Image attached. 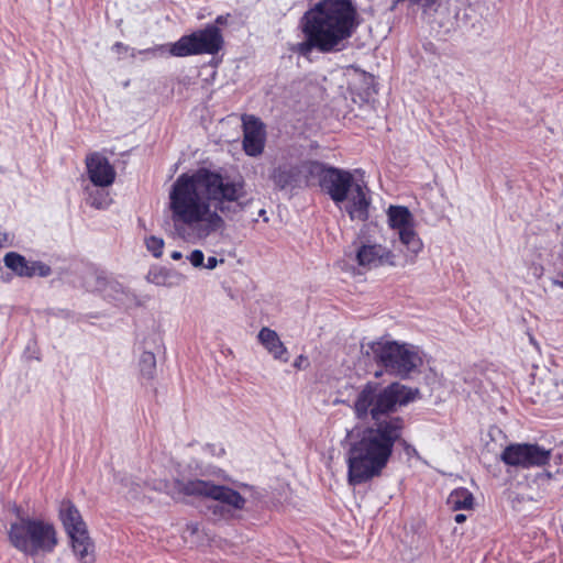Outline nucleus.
Wrapping results in <instances>:
<instances>
[{
	"instance_id": "nucleus-1",
	"label": "nucleus",
	"mask_w": 563,
	"mask_h": 563,
	"mask_svg": "<svg viewBox=\"0 0 563 563\" xmlns=\"http://www.w3.org/2000/svg\"><path fill=\"white\" fill-rule=\"evenodd\" d=\"M418 390L400 383L380 387L367 383L357 393L353 410L358 419L371 417L372 424H357L343 441L347 483L357 486L379 476L393 456L394 446L402 440L405 420L393 416L417 397Z\"/></svg>"
},
{
	"instance_id": "nucleus-2",
	"label": "nucleus",
	"mask_w": 563,
	"mask_h": 563,
	"mask_svg": "<svg viewBox=\"0 0 563 563\" xmlns=\"http://www.w3.org/2000/svg\"><path fill=\"white\" fill-rule=\"evenodd\" d=\"M252 201L243 177L200 168L192 174L179 175L173 183L168 209L180 238L205 240L224 230L223 217L231 218L242 212Z\"/></svg>"
},
{
	"instance_id": "nucleus-3",
	"label": "nucleus",
	"mask_w": 563,
	"mask_h": 563,
	"mask_svg": "<svg viewBox=\"0 0 563 563\" xmlns=\"http://www.w3.org/2000/svg\"><path fill=\"white\" fill-rule=\"evenodd\" d=\"M308 42L299 45L301 53L317 47L321 52L338 49L356 27V11L347 0H323L306 15Z\"/></svg>"
},
{
	"instance_id": "nucleus-4",
	"label": "nucleus",
	"mask_w": 563,
	"mask_h": 563,
	"mask_svg": "<svg viewBox=\"0 0 563 563\" xmlns=\"http://www.w3.org/2000/svg\"><path fill=\"white\" fill-rule=\"evenodd\" d=\"M152 489L166 492L174 498L181 496H196L217 501V505L210 507L212 514L218 519H230L233 511L242 510L245 506V498L233 488L224 485H217L211 481L190 479L187 482L175 481L170 486L165 481L153 483Z\"/></svg>"
},
{
	"instance_id": "nucleus-5",
	"label": "nucleus",
	"mask_w": 563,
	"mask_h": 563,
	"mask_svg": "<svg viewBox=\"0 0 563 563\" xmlns=\"http://www.w3.org/2000/svg\"><path fill=\"white\" fill-rule=\"evenodd\" d=\"M8 538L14 549L29 556L52 553L58 543L51 521L30 516H18L10 523Z\"/></svg>"
},
{
	"instance_id": "nucleus-6",
	"label": "nucleus",
	"mask_w": 563,
	"mask_h": 563,
	"mask_svg": "<svg viewBox=\"0 0 563 563\" xmlns=\"http://www.w3.org/2000/svg\"><path fill=\"white\" fill-rule=\"evenodd\" d=\"M336 206L346 202L345 210L351 220L366 221L368 219L369 198L366 196L364 181L355 180L353 174L329 167L322 179L321 187Z\"/></svg>"
},
{
	"instance_id": "nucleus-7",
	"label": "nucleus",
	"mask_w": 563,
	"mask_h": 563,
	"mask_svg": "<svg viewBox=\"0 0 563 563\" xmlns=\"http://www.w3.org/2000/svg\"><path fill=\"white\" fill-rule=\"evenodd\" d=\"M363 353L372 355L389 374L406 378L422 364L417 346L397 341L378 340L362 345Z\"/></svg>"
},
{
	"instance_id": "nucleus-8",
	"label": "nucleus",
	"mask_w": 563,
	"mask_h": 563,
	"mask_svg": "<svg viewBox=\"0 0 563 563\" xmlns=\"http://www.w3.org/2000/svg\"><path fill=\"white\" fill-rule=\"evenodd\" d=\"M386 216L389 229L398 236L405 249V264H413L423 250V242L416 230L415 216L407 207L394 205L388 207Z\"/></svg>"
},
{
	"instance_id": "nucleus-9",
	"label": "nucleus",
	"mask_w": 563,
	"mask_h": 563,
	"mask_svg": "<svg viewBox=\"0 0 563 563\" xmlns=\"http://www.w3.org/2000/svg\"><path fill=\"white\" fill-rule=\"evenodd\" d=\"M58 515L70 539L75 555L81 563H92L95 561V547L77 507L70 500H63L59 505Z\"/></svg>"
},
{
	"instance_id": "nucleus-10",
	"label": "nucleus",
	"mask_w": 563,
	"mask_h": 563,
	"mask_svg": "<svg viewBox=\"0 0 563 563\" xmlns=\"http://www.w3.org/2000/svg\"><path fill=\"white\" fill-rule=\"evenodd\" d=\"M222 44L223 38L220 29L209 24L202 30L181 36L170 45L169 53L178 57L216 54L221 49Z\"/></svg>"
},
{
	"instance_id": "nucleus-11",
	"label": "nucleus",
	"mask_w": 563,
	"mask_h": 563,
	"mask_svg": "<svg viewBox=\"0 0 563 563\" xmlns=\"http://www.w3.org/2000/svg\"><path fill=\"white\" fill-rule=\"evenodd\" d=\"M551 455V450L538 444L516 443L506 446L500 459L507 465L529 468L545 465Z\"/></svg>"
},
{
	"instance_id": "nucleus-12",
	"label": "nucleus",
	"mask_w": 563,
	"mask_h": 563,
	"mask_svg": "<svg viewBox=\"0 0 563 563\" xmlns=\"http://www.w3.org/2000/svg\"><path fill=\"white\" fill-rule=\"evenodd\" d=\"M360 266L372 269L379 266H397V255L390 249L378 243L362 245L356 253Z\"/></svg>"
},
{
	"instance_id": "nucleus-13",
	"label": "nucleus",
	"mask_w": 563,
	"mask_h": 563,
	"mask_svg": "<svg viewBox=\"0 0 563 563\" xmlns=\"http://www.w3.org/2000/svg\"><path fill=\"white\" fill-rule=\"evenodd\" d=\"M266 131L263 122L253 117H243V150L246 155L256 157L264 151Z\"/></svg>"
},
{
	"instance_id": "nucleus-14",
	"label": "nucleus",
	"mask_w": 563,
	"mask_h": 563,
	"mask_svg": "<svg viewBox=\"0 0 563 563\" xmlns=\"http://www.w3.org/2000/svg\"><path fill=\"white\" fill-rule=\"evenodd\" d=\"M86 168L95 187L107 188L114 183L115 170L108 158L100 153H91L86 157Z\"/></svg>"
},
{
	"instance_id": "nucleus-15",
	"label": "nucleus",
	"mask_w": 563,
	"mask_h": 563,
	"mask_svg": "<svg viewBox=\"0 0 563 563\" xmlns=\"http://www.w3.org/2000/svg\"><path fill=\"white\" fill-rule=\"evenodd\" d=\"M4 265L20 277L51 275V267L42 262H30L16 252H9L3 257Z\"/></svg>"
},
{
	"instance_id": "nucleus-16",
	"label": "nucleus",
	"mask_w": 563,
	"mask_h": 563,
	"mask_svg": "<svg viewBox=\"0 0 563 563\" xmlns=\"http://www.w3.org/2000/svg\"><path fill=\"white\" fill-rule=\"evenodd\" d=\"M269 178L280 190L287 188H296L302 185L298 165H279L272 170Z\"/></svg>"
},
{
	"instance_id": "nucleus-17",
	"label": "nucleus",
	"mask_w": 563,
	"mask_h": 563,
	"mask_svg": "<svg viewBox=\"0 0 563 563\" xmlns=\"http://www.w3.org/2000/svg\"><path fill=\"white\" fill-rule=\"evenodd\" d=\"M257 340L275 360L288 361L287 347L280 341L275 330L267 327L262 328L257 334Z\"/></svg>"
},
{
	"instance_id": "nucleus-18",
	"label": "nucleus",
	"mask_w": 563,
	"mask_h": 563,
	"mask_svg": "<svg viewBox=\"0 0 563 563\" xmlns=\"http://www.w3.org/2000/svg\"><path fill=\"white\" fill-rule=\"evenodd\" d=\"M117 492L128 500H137L143 495L144 487L132 475H119L117 477Z\"/></svg>"
},
{
	"instance_id": "nucleus-19",
	"label": "nucleus",
	"mask_w": 563,
	"mask_h": 563,
	"mask_svg": "<svg viewBox=\"0 0 563 563\" xmlns=\"http://www.w3.org/2000/svg\"><path fill=\"white\" fill-rule=\"evenodd\" d=\"M446 503L452 510H467L473 508L474 497L468 489L461 487L450 493Z\"/></svg>"
},
{
	"instance_id": "nucleus-20",
	"label": "nucleus",
	"mask_w": 563,
	"mask_h": 563,
	"mask_svg": "<svg viewBox=\"0 0 563 563\" xmlns=\"http://www.w3.org/2000/svg\"><path fill=\"white\" fill-rule=\"evenodd\" d=\"M300 169V177L302 184L309 185L312 179L318 178L319 184L322 187V179L328 172L329 167H325L319 162H305L298 165Z\"/></svg>"
},
{
	"instance_id": "nucleus-21",
	"label": "nucleus",
	"mask_w": 563,
	"mask_h": 563,
	"mask_svg": "<svg viewBox=\"0 0 563 563\" xmlns=\"http://www.w3.org/2000/svg\"><path fill=\"white\" fill-rule=\"evenodd\" d=\"M98 286L95 288L101 291L106 297L113 299L119 303H124L128 294L122 286L117 282L107 280L104 278H97Z\"/></svg>"
},
{
	"instance_id": "nucleus-22",
	"label": "nucleus",
	"mask_w": 563,
	"mask_h": 563,
	"mask_svg": "<svg viewBox=\"0 0 563 563\" xmlns=\"http://www.w3.org/2000/svg\"><path fill=\"white\" fill-rule=\"evenodd\" d=\"M85 190L87 192V203L96 209H106L112 202L110 194L102 187H86Z\"/></svg>"
},
{
	"instance_id": "nucleus-23",
	"label": "nucleus",
	"mask_w": 563,
	"mask_h": 563,
	"mask_svg": "<svg viewBox=\"0 0 563 563\" xmlns=\"http://www.w3.org/2000/svg\"><path fill=\"white\" fill-rule=\"evenodd\" d=\"M140 372L143 377L147 379H152L155 375L156 371V357L155 354L148 351H145L140 356Z\"/></svg>"
},
{
	"instance_id": "nucleus-24",
	"label": "nucleus",
	"mask_w": 563,
	"mask_h": 563,
	"mask_svg": "<svg viewBox=\"0 0 563 563\" xmlns=\"http://www.w3.org/2000/svg\"><path fill=\"white\" fill-rule=\"evenodd\" d=\"M146 249L156 258L161 257L164 249V240L162 238L151 235L145 239Z\"/></svg>"
},
{
	"instance_id": "nucleus-25",
	"label": "nucleus",
	"mask_w": 563,
	"mask_h": 563,
	"mask_svg": "<svg viewBox=\"0 0 563 563\" xmlns=\"http://www.w3.org/2000/svg\"><path fill=\"white\" fill-rule=\"evenodd\" d=\"M188 260L194 267H202L205 262V255L202 251L195 250L190 253Z\"/></svg>"
},
{
	"instance_id": "nucleus-26",
	"label": "nucleus",
	"mask_w": 563,
	"mask_h": 563,
	"mask_svg": "<svg viewBox=\"0 0 563 563\" xmlns=\"http://www.w3.org/2000/svg\"><path fill=\"white\" fill-rule=\"evenodd\" d=\"M14 235L0 227V247H10L13 245Z\"/></svg>"
},
{
	"instance_id": "nucleus-27",
	"label": "nucleus",
	"mask_w": 563,
	"mask_h": 563,
	"mask_svg": "<svg viewBox=\"0 0 563 563\" xmlns=\"http://www.w3.org/2000/svg\"><path fill=\"white\" fill-rule=\"evenodd\" d=\"M223 262H224V260H220V261H219V260H218L217 257H214V256H209V257L207 258V263H206V264L203 263V266H202V267H205V268H207V269H214V268L218 266V264H219V263H223Z\"/></svg>"
},
{
	"instance_id": "nucleus-28",
	"label": "nucleus",
	"mask_w": 563,
	"mask_h": 563,
	"mask_svg": "<svg viewBox=\"0 0 563 563\" xmlns=\"http://www.w3.org/2000/svg\"><path fill=\"white\" fill-rule=\"evenodd\" d=\"M112 49L118 52V53H123V52H128V46H125L123 43L121 42H117L113 46H112Z\"/></svg>"
},
{
	"instance_id": "nucleus-29",
	"label": "nucleus",
	"mask_w": 563,
	"mask_h": 563,
	"mask_svg": "<svg viewBox=\"0 0 563 563\" xmlns=\"http://www.w3.org/2000/svg\"><path fill=\"white\" fill-rule=\"evenodd\" d=\"M553 283L563 288V272H560L553 279Z\"/></svg>"
},
{
	"instance_id": "nucleus-30",
	"label": "nucleus",
	"mask_w": 563,
	"mask_h": 563,
	"mask_svg": "<svg viewBox=\"0 0 563 563\" xmlns=\"http://www.w3.org/2000/svg\"><path fill=\"white\" fill-rule=\"evenodd\" d=\"M455 522L463 523L466 520V516L464 514H457L454 517Z\"/></svg>"
},
{
	"instance_id": "nucleus-31",
	"label": "nucleus",
	"mask_w": 563,
	"mask_h": 563,
	"mask_svg": "<svg viewBox=\"0 0 563 563\" xmlns=\"http://www.w3.org/2000/svg\"><path fill=\"white\" fill-rule=\"evenodd\" d=\"M170 257H172L174 261H179V260H181V258H183V254H181V252H179V251H174V252H172Z\"/></svg>"
},
{
	"instance_id": "nucleus-32",
	"label": "nucleus",
	"mask_w": 563,
	"mask_h": 563,
	"mask_svg": "<svg viewBox=\"0 0 563 563\" xmlns=\"http://www.w3.org/2000/svg\"><path fill=\"white\" fill-rule=\"evenodd\" d=\"M164 49H165V47H164V46H156V47H153V48H148V49H146L145 52H146V53H153V54H154V53H156V52H158V51H159V52H163Z\"/></svg>"
},
{
	"instance_id": "nucleus-33",
	"label": "nucleus",
	"mask_w": 563,
	"mask_h": 563,
	"mask_svg": "<svg viewBox=\"0 0 563 563\" xmlns=\"http://www.w3.org/2000/svg\"><path fill=\"white\" fill-rule=\"evenodd\" d=\"M216 22L219 24H222L224 22V18L222 15H220L217 18Z\"/></svg>"
},
{
	"instance_id": "nucleus-34",
	"label": "nucleus",
	"mask_w": 563,
	"mask_h": 563,
	"mask_svg": "<svg viewBox=\"0 0 563 563\" xmlns=\"http://www.w3.org/2000/svg\"><path fill=\"white\" fill-rule=\"evenodd\" d=\"M301 360H302V356H299V358L295 362V366L299 367Z\"/></svg>"
}]
</instances>
